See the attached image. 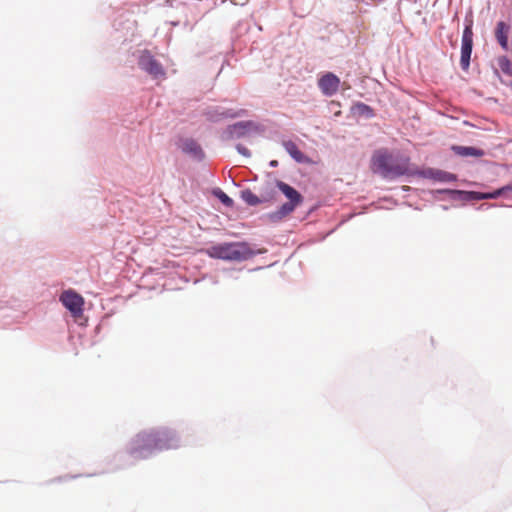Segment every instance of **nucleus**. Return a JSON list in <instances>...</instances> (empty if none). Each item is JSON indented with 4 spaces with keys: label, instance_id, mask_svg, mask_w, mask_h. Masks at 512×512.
<instances>
[{
    "label": "nucleus",
    "instance_id": "1",
    "mask_svg": "<svg viewBox=\"0 0 512 512\" xmlns=\"http://www.w3.org/2000/svg\"><path fill=\"white\" fill-rule=\"evenodd\" d=\"M180 439L175 432L162 429L142 432L136 435L131 442L130 454L135 459H144L155 451L177 449Z\"/></svg>",
    "mask_w": 512,
    "mask_h": 512
},
{
    "label": "nucleus",
    "instance_id": "2",
    "mask_svg": "<svg viewBox=\"0 0 512 512\" xmlns=\"http://www.w3.org/2000/svg\"><path fill=\"white\" fill-rule=\"evenodd\" d=\"M410 158L404 155L392 156L386 150H377L371 158V169L384 178H394L409 173Z\"/></svg>",
    "mask_w": 512,
    "mask_h": 512
},
{
    "label": "nucleus",
    "instance_id": "3",
    "mask_svg": "<svg viewBox=\"0 0 512 512\" xmlns=\"http://www.w3.org/2000/svg\"><path fill=\"white\" fill-rule=\"evenodd\" d=\"M205 253L215 259L242 261L252 256V251L247 243L232 242L219 243L208 247Z\"/></svg>",
    "mask_w": 512,
    "mask_h": 512
},
{
    "label": "nucleus",
    "instance_id": "4",
    "mask_svg": "<svg viewBox=\"0 0 512 512\" xmlns=\"http://www.w3.org/2000/svg\"><path fill=\"white\" fill-rule=\"evenodd\" d=\"M276 186L289 200L281 205L276 212L279 218H283L291 214L295 208L303 202V196L296 189L283 181H276Z\"/></svg>",
    "mask_w": 512,
    "mask_h": 512
},
{
    "label": "nucleus",
    "instance_id": "5",
    "mask_svg": "<svg viewBox=\"0 0 512 512\" xmlns=\"http://www.w3.org/2000/svg\"><path fill=\"white\" fill-rule=\"evenodd\" d=\"M473 20L466 19V25L462 34L460 66L467 71L470 66V58L473 48Z\"/></svg>",
    "mask_w": 512,
    "mask_h": 512
},
{
    "label": "nucleus",
    "instance_id": "6",
    "mask_svg": "<svg viewBox=\"0 0 512 512\" xmlns=\"http://www.w3.org/2000/svg\"><path fill=\"white\" fill-rule=\"evenodd\" d=\"M60 301L73 317L77 318L83 314L84 299L73 290L64 291L60 296Z\"/></svg>",
    "mask_w": 512,
    "mask_h": 512
},
{
    "label": "nucleus",
    "instance_id": "7",
    "mask_svg": "<svg viewBox=\"0 0 512 512\" xmlns=\"http://www.w3.org/2000/svg\"><path fill=\"white\" fill-rule=\"evenodd\" d=\"M138 64L142 70L155 78L165 74L162 65L148 51L141 54Z\"/></svg>",
    "mask_w": 512,
    "mask_h": 512
},
{
    "label": "nucleus",
    "instance_id": "8",
    "mask_svg": "<svg viewBox=\"0 0 512 512\" xmlns=\"http://www.w3.org/2000/svg\"><path fill=\"white\" fill-rule=\"evenodd\" d=\"M318 86L325 96H332L339 90L340 79L335 74L328 72L318 80Z\"/></svg>",
    "mask_w": 512,
    "mask_h": 512
},
{
    "label": "nucleus",
    "instance_id": "9",
    "mask_svg": "<svg viewBox=\"0 0 512 512\" xmlns=\"http://www.w3.org/2000/svg\"><path fill=\"white\" fill-rule=\"evenodd\" d=\"M511 33V25L506 23L505 21H499L496 24L494 30V36L497 43L501 46V48L505 51L509 49V35Z\"/></svg>",
    "mask_w": 512,
    "mask_h": 512
},
{
    "label": "nucleus",
    "instance_id": "10",
    "mask_svg": "<svg viewBox=\"0 0 512 512\" xmlns=\"http://www.w3.org/2000/svg\"><path fill=\"white\" fill-rule=\"evenodd\" d=\"M181 148L184 152L191 153L196 157H201L203 154L200 145L192 139H186L183 141Z\"/></svg>",
    "mask_w": 512,
    "mask_h": 512
},
{
    "label": "nucleus",
    "instance_id": "11",
    "mask_svg": "<svg viewBox=\"0 0 512 512\" xmlns=\"http://www.w3.org/2000/svg\"><path fill=\"white\" fill-rule=\"evenodd\" d=\"M458 155L461 156H475L481 157L483 156V151L474 147H466V146H455L453 148Z\"/></svg>",
    "mask_w": 512,
    "mask_h": 512
},
{
    "label": "nucleus",
    "instance_id": "12",
    "mask_svg": "<svg viewBox=\"0 0 512 512\" xmlns=\"http://www.w3.org/2000/svg\"><path fill=\"white\" fill-rule=\"evenodd\" d=\"M284 147H285L286 151L290 154V156L293 159H295L297 162L303 161L304 155L299 150L298 146L294 142H292V141L285 142Z\"/></svg>",
    "mask_w": 512,
    "mask_h": 512
},
{
    "label": "nucleus",
    "instance_id": "13",
    "mask_svg": "<svg viewBox=\"0 0 512 512\" xmlns=\"http://www.w3.org/2000/svg\"><path fill=\"white\" fill-rule=\"evenodd\" d=\"M507 191H512V186H509V185L504 186V187L497 189L491 193H481L478 196V199H496V198L500 197L501 195H503Z\"/></svg>",
    "mask_w": 512,
    "mask_h": 512
},
{
    "label": "nucleus",
    "instance_id": "14",
    "mask_svg": "<svg viewBox=\"0 0 512 512\" xmlns=\"http://www.w3.org/2000/svg\"><path fill=\"white\" fill-rule=\"evenodd\" d=\"M241 198L251 206L260 204L262 201L251 190L247 189L241 192Z\"/></svg>",
    "mask_w": 512,
    "mask_h": 512
},
{
    "label": "nucleus",
    "instance_id": "15",
    "mask_svg": "<svg viewBox=\"0 0 512 512\" xmlns=\"http://www.w3.org/2000/svg\"><path fill=\"white\" fill-rule=\"evenodd\" d=\"M355 110L357 111L358 114L363 115L367 118H372L374 116L373 109L364 103H357L355 105Z\"/></svg>",
    "mask_w": 512,
    "mask_h": 512
},
{
    "label": "nucleus",
    "instance_id": "16",
    "mask_svg": "<svg viewBox=\"0 0 512 512\" xmlns=\"http://www.w3.org/2000/svg\"><path fill=\"white\" fill-rule=\"evenodd\" d=\"M499 66L503 73L512 76V63L507 57L503 56L499 58Z\"/></svg>",
    "mask_w": 512,
    "mask_h": 512
},
{
    "label": "nucleus",
    "instance_id": "17",
    "mask_svg": "<svg viewBox=\"0 0 512 512\" xmlns=\"http://www.w3.org/2000/svg\"><path fill=\"white\" fill-rule=\"evenodd\" d=\"M217 197L219 198V200L225 205V206H228V207H232L233 206V200L232 198H230L226 193H224L223 191H219L218 193H216Z\"/></svg>",
    "mask_w": 512,
    "mask_h": 512
},
{
    "label": "nucleus",
    "instance_id": "18",
    "mask_svg": "<svg viewBox=\"0 0 512 512\" xmlns=\"http://www.w3.org/2000/svg\"><path fill=\"white\" fill-rule=\"evenodd\" d=\"M237 151L246 157L250 156V151L243 145H237Z\"/></svg>",
    "mask_w": 512,
    "mask_h": 512
},
{
    "label": "nucleus",
    "instance_id": "19",
    "mask_svg": "<svg viewBox=\"0 0 512 512\" xmlns=\"http://www.w3.org/2000/svg\"><path fill=\"white\" fill-rule=\"evenodd\" d=\"M270 165H271V166H276V165H277V161H275V160H274V161H271Z\"/></svg>",
    "mask_w": 512,
    "mask_h": 512
},
{
    "label": "nucleus",
    "instance_id": "20",
    "mask_svg": "<svg viewBox=\"0 0 512 512\" xmlns=\"http://www.w3.org/2000/svg\"><path fill=\"white\" fill-rule=\"evenodd\" d=\"M511 88H512V81H511V84H510Z\"/></svg>",
    "mask_w": 512,
    "mask_h": 512
}]
</instances>
